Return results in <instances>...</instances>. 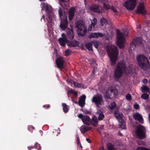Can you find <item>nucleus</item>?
Listing matches in <instances>:
<instances>
[{
	"label": "nucleus",
	"mask_w": 150,
	"mask_h": 150,
	"mask_svg": "<svg viewBox=\"0 0 150 150\" xmlns=\"http://www.w3.org/2000/svg\"><path fill=\"white\" fill-rule=\"evenodd\" d=\"M41 6L42 10H45L48 13L46 15V20L47 22V25L49 28L52 27L54 25V19L55 18V15L52 12V7L47 3H42Z\"/></svg>",
	"instance_id": "f257e3e1"
},
{
	"label": "nucleus",
	"mask_w": 150,
	"mask_h": 150,
	"mask_svg": "<svg viewBox=\"0 0 150 150\" xmlns=\"http://www.w3.org/2000/svg\"><path fill=\"white\" fill-rule=\"evenodd\" d=\"M136 59L139 66L144 70L148 71L150 69V65L147 58L142 54H138Z\"/></svg>",
	"instance_id": "f03ea898"
},
{
	"label": "nucleus",
	"mask_w": 150,
	"mask_h": 150,
	"mask_svg": "<svg viewBox=\"0 0 150 150\" xmlns=\"http://www.w3.org/2000/svg\"><path fill=\"white\" fill-rule=\"evenodd\" d=\"M126 71L125 62L122 61L119 62L115 69L114 74L115 79L117 81L121 77L123 73Z\"/></svg>",
	"instance_id": "7ed1b4c3"
},
{
	"label": "nucleus",
	"mask_w": 150,
	"mask_h": 150,
	"mask_svg": "<svg viewBox=\"0 0 150 150\" xmlns=\"http://www.w3.org/2000/svg\"><path fill=\"white\" fill-rule=\"evenodd\" d=\"M107 52L109 56L112 65L115 64L117 59L118 52L116 47L114 45H111L107 49Z\"/></svg>",
	"instance_id": "20e7f679"
},
{
	"label": "nucleus",
	"mask_w": 150,
	"mask_h": 150,
	"mask_svg": "<svg viewBox=\"0 0 150 150\" xmlns=\"http://www.w3.org/2000/svg\"><path fill=\"white\" fill-rule=\"evenodd\" d=\"M124 30V34L123 35L120 31L117 29V45L120 48L124 47L125 40V36H126L128 34V31L126 30Z\"/></svg>",
	"instance_id": "39448f33"
},
{
	"label": "nucleus",
	"mask_w": 150,
	"mask_h": 150,
	"mask_svg": "<svg viewBox=\"0 0 150 150\" xmlns=\"http://www.w3.org/2000/svg\"><path fill=\"white\" fill-rule=\"evenodd\" d=\"M58 12L61 19L60 26L62 30H64L67 27L68 24L67 18V14L65 12H63L60 7L59 8Z\"/></svg>",
	"instance_id": "423d86ee"
},
{
	"label": "nucleus",
	"mask_w": 150,
	"mask_h": 150,
	"mask_svg": "<svg viewBox=\"0 0 150 150\" xmlns=\"http://www.w3.org/2000/svg\"><path fill=\"white\" fill-rule=\"evenodd\" d=\"M77 32L79 35H84L87 31V29L83 24V22L81 20H79L77 22L76 25Z\"/></svg>",
	"instance_id": "0eeeda50"
},
{
	"label": "nucleus",
	"mask_w": 150,
	"mask_h": 150,
	"mask_svg": "<svg viewBox=\"0 0 150 150\" xmlns=\"http://www.w3.org/2000/svg\"><path fill=\"white\" fill-rule=\"evenodd\" d=\"M91 101L98 108H100L104 104L103 96L100 94H97L94 96Z\"/></svg>",
	"instance_id": "6e6552de"
},
{
	"label": "nucleus",
	"mask_w": 150,
	"mask_h": 150,
	"mask_svg": "<svg viewBox=\"0 0 150 150\" xmlns=\"http://www.w3.org/2000/svg\"><path fill=\"white\" fill-rule=\"evenodd\" d=\"M136 5V0H128L124 2L123 6L127 10H132L134 8Z\"/></svg>",
	"instance_id": "1a4fd4ad"
},
{
	"label": "nucleus",
	"mask_w": 150,
	"mask_h": 150,
	"mask_svg": "<svg viewBox=\"0 0 150 150\" xmlns=\"http://www.w3.org/2000/svg\"><path fill=\"white\" fill-rule=\"evenodd\" d=\"M117 92L115 88L113 86L109 87L104 94L105 97L107 98L111 99V97H114L116 95Z\"/></svg>",
	"instance_id": "9d476101"
},
{
	"label": "nucleus",
	"mask_w": 150,
	"mask_h": 150,
	"mask_svg": "<svg viewBox=\"0 0 150 150\" xmlns=\"http://www.w3.org/2000/svg\"><path fill=\"white\" fill-rule=\"evenodd\" d=\"M145 129L141 125H139L135 133L139 138L143 139L145 137Z\"/></svg>",
	"instance_id": "9b49d317"
},
{
	"label": "nucleus",
	"mask_w": 150,
	"mask_h": 150,
	"mask_svg": "<svg viewBox=\"0 0 150 150\" xmlns=\"http://www.w3.org/2000/svg\"><path fill=\"white\" fill-rule=\"evenodd\" d=\"M144 42V40H142L141 42H139L138 41L137 39H134L133 40L129 48V52L130 53H133L136 48V45H142V44H143Z\"/></svg>",
	"instance_id": "f8f14e48"
},
{
	"label": "nucleus",
	"mask_w": 150,
	"mask_h": 150,
	"mask_svg": "<svg viewBox=\"0 0 150 150\" xmlns=\"http://www.w3.org/2000/svg\"><path fill=\"white\" fill-rule=\"evenodd\" d=\"M78 117L81 119L84 124L88 125L91 122V118L87 115H83L82 114H80L78 115Z\"/></svg>",
	"instance_id": "ddd939ff"
},
{
	"label": "nucleus",
	"mask_w": 150,
	"mask_h": 150,
	"mask_svg": "<svg viewBox=\"0 0 150 150\" xmlns=\"http://www.w3.org/2000/svg\"><path fill=\"white\" fill-rule=\"evenodd\" d=\"M89 9L91 11L98 13H100L102 11L101 7L98 5H94L91 6L89 7Z\"/></svg>",
	"instance_id": "4468645a"
},
{
	"label": "nucleus",
	"mask_w": 150,
	"mask_h": 150,
	"mask_svg": "<svg viewBox=\"0 0 150 150\" xmlns=\"http://www.w3.org/2000/svg\"><path fill=\"white\" fill-rule=\"evenodd\" d=\"M69 83L73 87L85 88L86 87L82 83H76L72 80H71L69 81Z\"/></svg>",
	"instance_id": "2eb2a0df"
},
{
	"label": "nucleus",
	"mask_w": 150,
	"mask_h": 150,
	"mask_svg": "<svg viewBox=\"0 0 150 150\" xmlns=\"http://www.w3.org/2000/svg\"><path fill=\"white\" fill-rule=\"evenodd\" d=\"M137 12L142 14H144L146 13V10L144 7L143 3H141L139 4L137 9Z\"/></svg>",
	"instance_id": "dca6fc26"
},
{
	"label": "nucleus",
	"mask_w": 150,
	"mask_h": 150,
	"mask_svg": "<svg viewBox=\"0 0 150 150\" xmlns=\"http://www.w3.org/2000/svg\"><path fill=\"white\" fill-rule=\"evenodd\" d=\"M62 38H60L59 39V41L60 44L62 46L65 45L66 42H67V40L66 35L64 33L62 34Z\"/></svg>",
	"instance_id": "f3484780"
},
{
	"label": "nucleus",
	"mask_w": 150,
	"mask_h": 150,
	"mask_svg": "<svg viewBox=\"0 0 150 150\" xmlns=\"http://www.w3.org/2000/svg\"><path fill=\"white\" fill-rule=\"evenodd\" d=\"M56 63L57 67L59 69H62L63 68L64 61L61 57H59L56 60Z\"/></svg>",
	"instance_id": "a211bd4d"
},
{
	"label": "nucleus",
	"mask_w": 150,
	"mask_h": 150,
	"mask_svg": "<svg viewBox=\"0 0 150 150\" xmlns=\"http://www.w3.org/2000/svg\"><path fill=\"white\" fill-rule=\"evenodd\" d=\"M133 117L135 120H137L140 123H143L142 117L140 114L138 113H135L133 115Z\"/></svg>",
	"instance_id": "6ab92c4d"
},
{
	"label": "nucleus",
	"mask_w": 150,
	"mask_h": 150,
	"mask_svg": "<svg viewBox=\"0 0 150 150\" xmlns=\"http://www.w3.org/2000/svg\"><path fill=\"white\" fill-rule=\"evenodd\" d=\"M86 97L85 95H83L81 96L79 99V104L81 107H83L85 104V101Z\"/></svg>",
	"instance_id": "aec40b11"
},
{
	"label": "nucleus",
	"mask_w": 150,
	"mask_h": 150,
	"mask_svg": "<svg viewBox=\"0 0 150 150\" xmlns=\"http://www.w3.org/2000/svg\"><path fill=\"white\" fill-rule=\"evenodd\" d=\"M104 35L101 33H93L91 34L89 36V38H97L99 36L102 37Z\"/></svg>",
	"instance_id": "412c9836"
},
{
	"label": "nucleus",
	"mask_w": 150,
	"mask_h": 150,
	"mask_svg": "<svg viewBox=\"0 0 150 150\" xmlns=\"http://www.w3.org/2000/svg\"><path fill=\"white\" fill-rule=\"evenodd\" d=\"M75 8H71L69 12V21H71L73 18L75 12Z\"/></svg>",
	"instance_id": "4be33fe9"
},
{
	"label": "nucleus",
	"mask_w": 150,
	"mask_h": 150,
	"mask_svg": "<svg viewBox=\"0 0 150 150\" xmlns=\"http://www.w3.org/2000/svg\"><path fill=\"white\" fill-rule=\"evenodd\" d=\"M67 33L69 38L70 39H72L74 38V33L72 30L68 29L67 31Z\"/></svg>",
	"instance_id": "5701e85b"
},
{
	"label": "nucleus",
	"mask_w": 150,
	"mask_h": 150,
	"mask_svg": "<svg viewBox=\"0 0 150 150\" xmlns=\"http://www.w3.org/2000/svg\"><path fill=\"white\" fill-rule=\"evenodd\" d=\"M67 45L69 46L73 47L78 45V43L76 40H73L68 42Z\"/></svg>",
	"instance_id": "b1692460"
},
{
	"label": "nucleus",
	"mask_w": 150,
	"mask_h": 150,
	"mask_svg": "<svg viewBox=\"0 0 150 150\" xmlns=\"http://www.w3.org/2000/svg\"><path fill=\"white\" fill-rule=\"evenodd\" d=\"M100 24L102 26L105 25L106 27L108 26V22L107 20L103 18L100 20Z\"/></svg>",
	"instance_id": "393cba45"
},
{
	"label": "nucleus",
	"mask_w": 150,
	"mask_h": 150,
	"mask_svg": "<svg viewBox=\"0 0 150 150\" xmlns=\"http://www.w3.org/2000/svg\"><path fill=\"white\" fill-rule=\"evenodd\" d=\"M114 115L115 117L117 119H121L122 118L123 115L122 112L118 111H115L114 113Z\"/></svg>",
	"instance_id": "a878e982"
},
{
	"label": "nucleus",
	"mask_w": 150,
	"mask_h": 150,
	"mask_svg": "<svg viewBox=\"0 0 150 150\" xmlns=\"http://www.w3.org/2000/svg\"><path fill=\"white\" fill-rule=\"evenodd\" d=\"M92 125L94 126H96L98 123V120L97 117L95 116H93L92 118L91 121Z\"/></svg>",
	"instance_id": "bb28decb"
},
{
	"label": "nucleus",
	"mask_w": 150,
	"mask_h": 150,
	"mask_svg": "<svg viewBox=\"0 0 150 150\" xmlns=\"http://www.w3.org/2000/svg\"><path fill=\"white\" fill-rule=\"evenodd\" d=\"M103 4L104 7L106 9H108L110 8V6L108 4V3L107 0H102Z\"/></svg>",
	"instance_id": "cd10ccee"
},
{
	"label": "nucleus",
	"mask_w": 150,
	"mask_h": 150,
	"mask_svg": "<svg viewBox=\"0 0 150 150\" xmlns=\"http://www.w3.org/2000/svg\"><path fill=\"white\" fill-rule=\"evenodd\" d=\"M96 114L99 115L98 117V120H102L104 117V114L100 112V111H98L96 112Z\"/></svg>",
	"instance_id": "c85d7f7f"
},
{
	"label": "nucleus",
	"mask_w": 150,
	"mask_h": 150,
	"mask_svg": "<svg viewBox=\"0 0 150 150\" xmlns=\"http://www.w3.org/2000/svg\"><path fill=\"white\" fill-rule=\"evenodd\" d=\"M142 92H149L150 94V90L149 88L146 86H143L141 87Z\"/></svg>",
	"instance_id": "c756f323"
},
{
	"label": "nucleus",
	"mask_w": 150,
	"mask_h": 150,
	"mask_svg": "<svg viewBox=\"0 0 150 150\" xmlns=\"http://www.w3.org/2000/svg\"><path fill=\"white\" fill-rule=\"evenodd\" d=\"M62 105L64 112L65 113L67 112L69 110V106L65 103H62Z\"/></svg>",
	"instance_id": "7c9ffc66"
},
{
	"label": "nucleus",
	"mask_w": 150,
	"mask_h": 150,
	"mask_svg": "<svg viewBox=\"0 0 150 150\" xmlns=\"http://www.w3.org/2000/svg\"><path fill=\"white\" fill-rule=\"evenodd\" d=\"M80 130L81 132H85L89 130L88 128L85 126H82L80 128Z\"/></svg>",
	"instance_id": "2f4dec72"
},
{
	"label": "nucleus",
	"mask_w": 150,
	"mask_h": 150,
	"mask_svg": "<svg viewBox=\"0 0 150 150\" xmlns=\"http://www.w3.org/2000/svg\"><path fill=\"white\" fill-rule=\"evenodd\" d=\"M86 48L89 50H92V43L91 42H88L86 44Z\"/></svg>",
	"instance_id": "473e14b6"
},
{
	"label": "nucleus",
	"mask_w": 150,
	"mask_h": 150,
	"mask_svg": "<svg viewBox=\"0 0 150 150\" xmlns=\"http://www.w3.org/2000/svg\"><path fill=\"white\" fill-rule=\"evenodd\" d=\"M62 2H63L65 5V7H64V8L66 9L68 8V7L69 5V2L68 1L69 0H61Z\"/></svg>",
	"instance_id": "72a5a7b5"
},
{
	"label": "nucleus",
	"mask_w": 150,
	"mask_h": 150,
	"mask_svg": "<svg viewBox=\"0 0 150 150\" xmlns=\"http://www.w3.org/2000/svg\"><path fill=\"white\" fill-rule=\"evenodd\" d=\"M116 106V104L115 103H111L108 107V108L110 109H113Z\"/></svg>",
	"instance_id": "f704fd0d"
},
{
	"label": "nucleus",
	"mask_w": 150,
	"mask_h": 150,
	"mask_svg": "<svg viewBox=\"0 0 150 150\" xmlns=\"http://www.w3.org/2000/svg\"><path fill=\"white\" fill-rule=\"evenodd\" d=\"M97 22V19L95 18H94L91 21V25H93V27H94L96 25Z\"/></svg>",
	"instance_id": "c9c22d12"
},
{
	"label": "nucleus",
	"mask_w": 150,
	"mask_h": 150,
	"mask_svg": "<svg viewBox=\"0 0 150 150\" xmlns=\"http://www.w3.org/2000/svg\"><path fill=\"white\" fill-rule=\"evenodd\" d=\"M149 97V95L146 93H144L141 95L142 98L144 99H147Z\"/></svg>",
	"instance_id": "e433bc0d"
},
{
	"label": "nucleus",
	"mask_w": 150,
	"mask_h": 150,
	"mask_svg": "<svg viewBox=\"0 0 150 150\" xmlns=\"http://www.w3.org/2000/svg\"><path fill=\"white\" fill-rule=\"evenodd\" d=\"M94 44V46L96 48H98V46L99 45L98 42L97 41H94L92 42Z\"/></svg>",
	"instance_id": "4c0bfd02"
},
{
	"label": "nucleus",
	"mask_w": 150,
	"mask_h": 150,
	"mask_svg": "<svg viewBox=\"0 0 150 150\" xmlns=\"http://www.w3.org/2000/svg\"><path fill=\"white\" fill-rule=\"evenodd\" d=\"M132 97L131 95L127 93L126 96V98L128 100H130L132 99Z\"/></svg>",
	"instance_id": "58836bf2"
},
{
	"label": "nucleus",
	"mask_w": 150,
	"mask_h": 150,
	"mask_svg": "<svg viewBox=\"0 0 150 150\" xmlns=\"http://www.w3.org/2000/svg\"><path fill=\"white\" fill-rule=\"evenodd\" d=\"M35 148L37 149L38 150H40L41 149V147L39 144L38 143H36L35 144Z\"/></svg>",
	"instance_id": "ea45409f"
},
{
	"label": "nucleus",
	"mask_w": 150,
	"mask_h": 150,
	"mask_svg": "<svg viewBox=\"0 0 150 150\" xmlns=\"http://www.w3.org/2000/svg\"><path fill=\"white\" fill-rule=\"evenodd\" d=\"M108 150H115L113 147L112 145L109 144L108 145Z\"/></svg>",
	"instance_id": "a19ab883"
},
{
	"label": "nucleus",
	"mask_w": 150,
	"mask_h": 150,
	"mask_svg": "<svg viewBox=\"0 0 150 150\" xmlns=\"http://www.w3.org/2000/svg\"><path fill=\"white\" fill-rule=\"evenodd\" d=\"M71 53V51L69 50H67L65 51V55L66 56H67L69 55Z\"/></svg>",
	"instance_id": "79ce46f5"
},
{
	"label": "nucleus",
	"mask_w": 150,
	"mask_h": 150,
	"mask_svg": "<svg viewBox=\"0 0 150 150\" xmlns=\"http://www.w3.org/2000/svg\"><path fill=\"white\" fill-rule=\"evenodd\" d=\"M136 150H150V149H148L144 147H139L137 148Z\"/></svg>",
	"instance_id": "37998d69"
},
{
	"label": "nucleus",
	"mask_w": 150,
	"mask_h": 150,
	"mask_svg": "<svg viewBox=\"0 0 150 150\" xmlns=\"http://www.w3.org/2000/svg\"><path fill=\"white\" fill-rule=\"evenodd\" d=\"M93 28V30H96L95 29L94 27H93V25H91L89 27V28H88V30L89 31H91L92 30H93L92 28Z\"/></svg>",
	"instance_id": "c03bdc74"
},
{
	"label": "nucleus",
	"mask_w": 150,
	"mask_h": 150,
	"mask_svg": "<svg viewBox=\"0 0 150 150\" xmlns=\"http://www.w3.org/2000/svg\"><path fill=\"white\" fill-rule=\"evenodd\" d=\"M125 122H123L122 124L120 125V127L122 129H125Z\"/></svg>",
	"instance_id": "a18cd8bd"
},
{
	"label": "nucleus",
	"mask_w": 150,
	"mask_h": 150,
	"mask_svg": "<svg viewBox=\"0 0 150 150\" xmlns=\"http://www.w3.org/2000/svg\"><path fill=\"white\" fill-rule=\"evenodd\" d=\"M112 29L110 28V32L109 33V32H108V31H107V34H105V36H106V35H107V36H108L109 35H110V34H112Z\"/></svg>",
	"instance_id": "49530a36"
},
{
	"label": "nucleus",
	"mask_w": 150,
	"mask_h": 150,
	"mask_svg": "<svg viewBox=\"0 0 150 150\" xmlns=\"http://www.w3.org/2000/svg\"><path fill=\"white\" fill-rule=\"evenodd\" d=\"M28 129L29 131L32 132V129H34V127L31 126H29L28 127Z\"/></svg>",
	"instance_id": "de8ad7c7"
},
{
	"label": "nucleus",
	"mask_w": 150,
	"mask_h": 150,
	"mask_svg": "<svg viewBox=\"0 0 150 150\" xmlns=\"http://www.w3.org/2000/svg\"><path fill=\"white\" fill-rule=\"evenodd\" d=\"M139 105L137 104L134 105V108L136 109H138L139 108Z\"/></svg>",
	"instance_id": "09e8293b"
},
{
	"label": "nucleus",
	"mask_w": 150,
	"mask_h": 150,
	"mask_svg": "<svg viewBox=\"0 0 150 150\" xmlns=\"http://www.w3.org/2000/svg\"><path fill=\"white\" fill-rule=\"evenodd\" d=\"M112 9L115 13H117L118 11L117 9L115 7H112L111 8Z\"/></svg>",
	"instance_id": "8fccbe9b"
},
{
	"label": "nucleus",
	"mask_w": 150,
	"mask_h": 150,
	"mask_svg": "<svg viewBox=\"0 0 150 150\" xmlns=\"http://www.w3.org/2000/svg\"><path fill=\"white\" fill-rule=\"evenodd\" d=\"M138 144H139L141 145H144L145 144V143L144 142L142 141L139 142H138Z\"/></svg>",
	"instance_id": "3c124183"
},
{
	"label": "nucleus",
	"mask_w": 150,
	"mask_h": 150,
	"mask_svg": "<svg viewBox=\"0 0 150 150\" xmlns=\"http://www.w3.org/2000/svg\"><path fill=\"white\" fill-rule=\"evenodd\" d=\"M142 81L143 83H146L148 82V81L147 79H145L143 80Z\"/></svg>",
	"instance_id": "603ef678"
},
{
	"label": "nucleus",
	"mask_w": 150,
	"mask_h": 150,
	"mask_svg": "<svg viewBox=\"0 0 150 150\" xmlns=\"http://www.w3.org/2000/svg\"><path fill=\"white\" fill-rule=\"evenodd\" d=\"M77 144H80V146H81V144L80 143V142H79V138L78 137H77Z\"/></svg>",
	"instance_id": "864d4df0"
},
{
	"label": "nucleus",
	"mask_w": 150,
	"mask_h": 150,
	"mask_svg": "<svg viewBox=\"0 0 150 150\" xmlns=\"http://www.w3.org/2000/svg\"><path fill=\"white\" fill-rule=\"evenodd\" d=\"M97 70V68L96 67L93 68V71L92 72V74H94V72Z\"/></svg>",
	"instance_id": "5fc2aeb1"
},
{
	"label": "nucleus",
	"mask_w": 150,
	"mask_h": 150,
	"mask_svg": "<svg viewBox=\"0 0 150 150\" xmlns=\"http://www.w3.org/2000/svg\"><path fill=\"white\" fill-rule=\"evenodd\" d=\"M93 64L94 65V66L95 67H96L97 65V64L96 63V62L94 61H93Z\"/></svg>",
	"instance_id": "6e6d98bb"
},
{
	"label": "nucleus",
	"mask_w": 150,
	"mask_h": 150,
	"mask_svg": "<svg viewBox=\"0 0 150 150\" xmlns=\"http://www.w3.org/2000/svg\"><path fill=\"white\" fill-rule=\"evenodd\" d=\"M86 140L88 141V142L89 143H90L91 142V140L89 139H88V138H86Z\"/></svg>",
	"instance_id": "4d7b16f0"
},
{
	"label": "nucleus",
	"mask_w": 150,
	"mask_h": 150,
	"mask_svg": "<svg viewBox=\"0 0 150 150\" xmlns=\"http://www.w3.org/2000/svg\"><path fill=\"white\" fill-rule=\"evenodd\" d=\"M28 148L29 150H30L31 149L33 148V146H31V148H30V147H28Z\"/></svg>",
	"instance_id": "13d9d810"
},
{
	"label": "nucleus",
	"mask_w": 150,
	"mask_h": 150,
	"mask_svg": "<svg viewBox=\"0 0 150 150\" xmlns=\"http://www.w3.org/2000/svg\"><path fill=\"white\" fill-rule=\"evenodd\" d=\"M149 122L150 123V114L149 115Z\"/></svg>",
	"instance_id": "bf43d9fd"
},
{
	"label": "nucleus",
	"mask_w": 150,
	"mask_h": 150,
	"mask_svg": "<svg viewBox=\"0 0 150 150\" xmlns=\"http://www.w3.org/2000/svg\"><path fill=\"white\" fill-rule=\"evenodd\" d=\"M130 71H129V73H131V72H132V69H130Z\"/></svg>",
	"instance_id": "052dcab7"
},
{
	"label": "nucleus",
	"mask_w": 150,
	"mask_h": 150,
	"mask_svg": "<svg viewBox=\"0 0 150 150\" xmlns=\"http://www.w3.org/2000/svg\"><path fill=\"white\" fill-rule=\"evenodd\" d=\"M100 150H105L103 148V147H102L100 149Z\"/></svg>",
	"instance_id": "680f3d73"
},
{
	"label": "nucleus",
	"mask_w": 150,
	"mask_h": 150,
	"mask_svg": "<svg viewBox=\"0 0 150 150\" xmlns=\"http://www.w3.org/2000/svg\"><path fill=\"white\" fill-rule=\"evenodd\" d=\"M45 17V16L44 15H43L42 16V18H43L44 19V18Z\"/></svg>",
	"instance_id": "e2e57ef3"
},
{
	"label": "nucleus",
	"mask_w": 150,
	"mask_h": 150,
	"mask_svg": "<svg viewBox=\"0 0 150 150\" xmlns=\"http://www.w3.org/2000/svg\"><path fill=\"white\" fill-rule=\"evenodd\" d=\"M47 108H49L50 107L49 105H47Z\"/></svg>",
	"instance_id": "0e129e2a"
},
{
	"label": "nucleus",
	"mask_w": 150,
	"mask_h": 150,
	"mask_svg": "<svg viewBox=\"0 0 150 150\" xmlns=\"http://www.w3.org/2000/svg\"><path fill=\"white\" fill-rule=\"evenodd\" d=\"M101 129H103V126H102L101 127Z\"/></svg>",
	"instance_id": "69168bd1"
},
{
	"label": "nucleus",
	"mask_w": 150,
	"mask_h": 150,
	"mask_svg": "<svg viewBox=\"0 0 150 150\" xmlns=\"http://www.w3.org/2000/svg\"><path fill=\"white\" fill-rule=\"evenodd\" d=\"M106 37H107V39H110V38H109V37H108V38L107 37V36Z\"/></svg>",
	"instance_id": "338daca9"
},
{
	"label": "nucleus",
	"mask_w": 150,
	"mask_h": 150,
	"mask_svg": "<svg viewBox=\"0 0 150 150\" xmlns=\"http://www.w3.org/2000/svg\"><path fill=\"white\" fill-rule=\"evenodd\" d=\"M40 1H44L45 0H40Z\"/></svg>",
	"instance_id": "774afa93"
}]
</instances>
